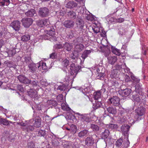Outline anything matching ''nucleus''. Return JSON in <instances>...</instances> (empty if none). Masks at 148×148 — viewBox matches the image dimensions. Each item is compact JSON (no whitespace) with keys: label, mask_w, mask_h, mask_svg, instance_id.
I'll use <instances>...</instances> for the list:
<instances>
[{"label":"nucleus","mask_w":148,"mask_h":148,"mask_svg":"<svg viewBox=\"0 0 148 148\" xmlns=\"http://www.w3.org/2000/svg\"><path fill=\"white\" fill-rule=\"evenodd\" d=\"M121 68L125 70H126L127 71H129L130 70V69L127 67L125 64L124 65L121 66L116 65V69L112 71L110 77L112 78L118 79L119 77V71L118 70H120Z\"/></svg>","instance_id":"f257e3e1"},{"label":"nucleus","mask_w":148,"mask_h":148,"mask_svg":"<svg viewBox=\"0 0 148 148\" xmlns=\"http://www.w3.org/2000/svg\"><path fill=\"white\" fill-rule=\"evenodd\" d=\"M34 121L33 119L30 120L28 121H26L25 123L23 122H21L18 123H17L21 126L24 127L23 129L24 130H26L28 132L34 130V128L33 126L34 123L33 122Z\"/></svg>","instance_id":"f03ea898"},{"label":"nucleus","mask_w":148,"mask_h":148,"mask_svg":"<svg viewBox=\"0 0 148 148\" xmlns=\"http://www.w3.org/2000/svg\"><path fill=\"white\" fill-rule=\"evenodd\" d=\"M80 68L79 66H75L74 64H71L70 66L71 77L68 78L67 77H66L65 78V80L66 82L69 81L71 79L70 78L73 79L76 76Z\"/></svg>","instance_id":"7ed1b4c3"},{"label":"nucleus","mask_w":148,"mask_h":148,"mask_svg":"<svg viewBox=\"0 0 148 148\" xmlns=\"http://www.w3.org/2000/svg\"><path fill=\"white\" fill-rule=\"evenodd\" d=\"M130 128V127L129 125H123L121 127V130L123 132V135L125 136V138H126V140L127 142L124 144V146L125 147H128L129 144L130 142L128 140V132L129 131V130Z\"/></svg>","instance_id":"20e7f679"},{"label":"nucleus","mask_w":148,"mask_h":148,"mask_svg":"<svg viewBox=\"0 0 148 148\" xmlns=\"http://www.w3.org/2000/svg\"><path fill=\"white\" fill-rule=\"evenodd\" d=\"M84 47V46L82 44H79L76 45L75 47L74 51L70 55L71 58L73 59H75L78 57V52L82 51Z\"/></svg>","instance_id":"39448f33"},{"label":"nucleus","mask_w":148,"mask_h":148,"mask_svg":"<svg viewBox=\"0 0 148 148\" xmlns=\"http://www.w3.org/2000/svg\"><path fill=\"white\" fill-rule=\"evenodd\" d=\"M109 132L108 130H106L105 131L102 133V136L103 138L105 139L106 143H112L113 139L110 138L109 137H108L109 136Z\"/></svg>","instance_id":"423d86ee"},{"label":"nucleus","mask_w":148,"mask_h":148,"mask_svg":"<svg viewBox=\"0 0 148 148\" xmlns=\"http://www.w3.org/2000/svg\"><path fill=\"white\" fill-rule=\"evenodd\" d=\"M21 22L24 27L28 28L32 25L33 20L31 18H24L22 19Z\"/></svg>","instance_id":"0eeeda50"},{"label":"nucleus","mask_w":148,"mask_h":148,"mask_svg":"<svg viewBox=\"0 0 148 148\" xmlns=\"http://www.w3.org/2000/svg\"><path fill=\"white\" fill-rule=\"evenodd\" d=\"M27 94L32 99H34V100L38 99L40 96L38 95L37 92L36 90L32 89H30L27 91Z\"/></svg>","instance_id":"6e6552de"},{"label":"nucleus","mask_w":148,"mask_h":148,"mask_svg":"<svg viewBox=\"0 0 148 148\" xmlns=\"http://www.w3.org/2000/svg\"><path fill=\"white\" fill-rule=\"evenodd\" d=\"M111 104L114 106H117L120 104V99L116 96H114L109 99Z\"/></svg>","instance_id":"1a4fd4ad"},{"label":"nucleus","mask_w":148,"mask_h":148,"mask_svg":"<svg viewBox=\"0 0 148 148\" xmlns=\"http://www.w3.org/2000/svg\"><path fill=\"white\" fill-rule=\"evenodd\" d=\"M38 13L39 15L41 17H46L49 14V10L46 8H41L39 10Z\"/></svg>","instance_id":"9d476101"},{"label":"nucleus","mask_w":148,"mask_h":148,"mask_svg":"<svg viewBox=\"0 0 148 148\" xmlns=\"http://www.w3.org/2000/svg\"><path fill=\"white\" fill-rule=\"evenodd\" d=\"M47 36L49 37L47 39L49 38L51 41H56V37L55 36V32L54 31L50 30L47 31Z\"/></svg>","instance_id":"9b49d317"},{"label":"nucleus","mask_w":148,"mask_h":148,"mask_svg":"<svg viewBox=\"0 0 148 148\" xmlns=\"http://www.w3.org/2000/svg\"><path fill=\"white\" fill-rule=\"evenodd\" d=\"M131 90L129 88H126L123 90H121L119 91V93L123 96L126 97L128 96L131 92Z\"/></svg>","instance_id":"f8f14e48"},{"label":"nucleus","mask_w":148,"mask_h":148,"mask_svg":"<svg viewBox=\"0 0 148 148\" xmlns=\"http://www.w3.org/2000/svg\"><path fill=\"white\" fill-rule=\"evenodd\" d=\"M20 22L18 21L13 22L11 24V26L15 31H18L20 27Z\"/></svg>","instance_id":"ddd939ff"},{"label":"nucleus","mask_w":148,"mask_h":148,"mask_svg":"<svg viewBox=\"0 0 148 148\" xmlns=\"http://www.w3.org/2000/svg\"><path fill=\"white\" fill-rule=\"evenodd\" d=\"M18 78L20 82L24 84H29L31 82L30 80L23 75H20L18 77Z\"/></svg>","instance_id":"4468645a"},{"label":"nucleus","mask_w":148,"mask_h":148,"mask_svg":"<svg viewBox=\"0 0 148 148\" xmlns=\"http://www.w3.org/2000/svg\"><path fill=\"white\" fill-rule=\"evenodd\" d=\"M127 140H126V138H125L124 140V141L123 142L122 140L121 139H119L117 140L115 143L116 145L119 147L121 146L123 148H126L127 147H125L124 146V144L126 143Z\"/></svg>","instance_id":"2eb2a0df"},{"label":"nucleus","mask_w":148,"mask_h":148,"mask_svg":"<svg viewBox=\"0 0 148 148\" xmlns=\"http://www.w3.org/2000/svg\"><path fill=\"white\" fill-rule=\"evenodd\" d=\"M37 66L41 71L46 70L47 69L46 63L44 62H40L39 63H37Z\"/></svg>","instance_id":"dca6fc26"},{"label":"nucleus","mask_w":148,"mask_h":148,"mask_svg":"<svg viewBox=\"0 0 148 148\" xmlns=\"http://www.w3.org/2000/svg\"><path fill=\"white\" fill-rule=\"evenodd\" d=\"M91 53V51L90 50H86L84 51L81 56V57L83 60H81V63L82 64L84 61L85 59L87 57L88 55Z\"/></svg>","instance_id":"f3484780"},{"label":"nucleus","mask_w":148,"mask_h":148,"mask_svg":"<svg viewBox=\"0 0 148 148\" xmlns=\"http://www.w3.org/2000/svg\"><path fill=\"white\" fill-rule=\"evenodd\" d=\"M102 68V67H100L97 70V79L101 80L103 79L104 77L105 76V74L104 73L100 72L99 69Z\"/></svg>","instance_id":"a211bd4d"},{"label":"nucleus","mask_w":148,"mask_h":148,"mask_svg":"<svg viewBox=\"0 0 148 148\" xmlns=\"http://www.w3.org/2000/svg\"><path fill=\"white\" fill-rule=\"evenodd\" d=\"M41 121L40 118L39 116L35 118V122L34 124V127H39L41 125Z\"/></svg>","instance_id":"6ab92c4d"},{"label":"nucleus","mask_w":148,"mask_h":148,"mask_svg":"<svg viewBox=\"0 0 148 148\" xmlns=\"http://www.w3.org/2000/svg\"><path fill=\"white\" fill-rule=\"evenodd\" d=\"M136 112L139 116L143 115L145 113V108L143 107H138L136 110Z\"/></svg>","instance_id":"aec40b11"},{"label":"nucleus","mask_w":148,"mask_h":148,"mask_svg":"<svg viewBox=\"0 0 148 148\" xmlns=\"http://www.w3.org/2000/svg\"><path fill=\"white\" fill-rule=\"evenodd\" d=\"M107 59L109 64H113L116 61L117 58L116 56H110L108 57Z\"/></svg>","instance_id":"412c9836"},{"label":"nucleus","mask_w":148,"mask_h":148,"mask_svg":"<svg viewBox=\"0 0 148 148\" xmlns=\"http://www.w3.org/2000/svg\"><path fill=\"white\" fill-rule=\"evenodd\" d=\"M75 89L77 90H82V92L85 95H86L87 94L89 93H90L91 92V90H90V88L89 87L86 88L82 90L81 87H75Z\"/></svg>","instance_id":"4be33fe9"},{"label":"nucleus","mask_w":148,"mask_h":148,"mask_svg":"<svg viewBox=\"0 0 148 148\" xmlns=\"http://www.w3.org/2000/svg\"><path fill=\"white\" fill-rule=\"evenodd\" d=\"M74 23L73 21L70 20L65 21L64 23V25L66 27L70 28L73 27Z\"/></svg>","instance_id":"5701e85b"},{"label":"nucleus","mask_w":148,"mask_h":148,"mask_svg":"<svg viewBox=\"0 0 148 148\" xmlns=\"http://www.w3.org/2000/svg\"><path fill=\"white\" fill-rule=\"evenodd\" d=\"M94 143L93 139L92 137L87 138L85 140V143L87 146H91Z\"/></svg>","instance_id":"b1692460"},{"label":"nucleus","mask_w":148,"mask_h":148,"mask_svg":"<svg viewBox=\"0 0 148 148\" xmlns=\"http://www.w3.org/2000/svg\"><path fill=\"white\" fill-rule=\"evenodd\" d=\"M139 95L137 94L133 96V99L134 101L138 102L140 101L141 99H142L141 97H142L143 95L142 94H139Z\"/></svg>","instance_id":"393cba45"},{"label":"nucleus","mask_w":148,"mask_h":148,"mask_svg":"<svg viewBox=\"0 0 148 148\" xmlns=\"http://www.w3.org/2000/svg\"><path fill=\"white\" fill-rule=\"evenodd\" d=\"M64 48L67 51H70L73 48L72 44L66 42L64 45Z\"/></svg>","instance_id":"a878e982"},{"label":"nucleus","mask_w":148,"mask_h":148,"mask_svg":"<svg viewBox=\"0 0 148 148\" xmlns=\"http://www.w3.org/2000/svg\"><path fill=\"white\" fill-rule=\"evenodd\" d=\"M77 5L76 3L73 1H69L66 5V7L69 8H73Z\"/></svg>","instance_id":"bb28decb"},{"label":"nucleus","mask_w":148,"mask_h":148,"mask_svg":"<svg viewBox=\"0 0 148 148\" xmlns=\"http://www.w3.org/2000/svg\"><path fill=\"white\" fill-rule=\"evenodd\" d=\"M66 129L70 130L71 132L73 134H75L77 131V128L76 126L72 124L70 126V128H67Z\"/></svg>","instance_id":"cd10ccee"},{"label":"nucleus","mask_w":148,"mask_h":148,"mask_svg":"<svg viewBox=\"0 0 148 148\" xmlns=\"http://www.w3.org/2000/svg\"><path fill=\"white\" fill-rule=\"evenodd\" d=\"M28 66L29 69L32 71V72H34L35 71L37 68L38 67L37 66V64H35L34 63L30 64Z\"/></svg>","instance_id":"c85d7f7f"},{"label":"nucleus","mask_w":148,"mask_h":148,"mask_svg":"<svg viewBox=\"0 0 148 148\" xmlns=\"http://www.w3.org/2000/svg\"><path fill=\"white\" fill-rule=\"evenodd\" d=\"M26 15L28 16H34L36 14V11L34 9H31L30 10L28 11L25 13Z\"/></svg>","instance_id":"c756f323"},{"label":"nucleus","mask_w":148,"mask_h":148,"mask_svg":"<svg viewBox=\"0 0 148 148\" xmlns=\"http://www.w3.org/2000/svg\"><path fill=\"white\" fill-rule=\"evenodd\" d=\"M102 106V103L101 101L96 100L95 103L93 104V108L94 109H96L100 108Z\"/></svg>","instance_id":"7c9ffc66"},{"label":"nucleus","mask_w":148,"mask_h":148,"mask_svg":"<svg viewBox=\"0 0 148 148\" xmlns=\"http://www.w3.org/2000/svg\"><path fill=\"white\" fill-rule=\"evenodd\" d=\"M47 103L48 105V106L52 107V106L57 105L56 102L54 100H49L47 101Z\"/></svg>","instance_id":"2f4dec72"},{"label":"nucleus","mask_w":148,"mask_h":148,"mask_svg":"<svg viewBox=\"0 0 148 148\" xmlns=\"http://www.w3.org/2000/svg\"><path fill=\"white\" fill-rule=\"evenodd\" d=\"M111 50H112V52L114 54L118 56H120V55L121 53L119 50L115 48V47H113L112 46H111Z\"/></svg>","instance_id":"473e14b6"},{"label":"nucleus","mask_w":148,"mask_h":148,"mask_svg":"<svg viewBox=\"0 0 148 148\" xmlns=\"http://www.w3.org/2000/svg\"><path fill=\"white\" fill-rule=\"evenodd\" d=\"M106 127L109 129H117L118 127L116 124L111 123H110L108 125H107Z\"/></svg>","instance_id":"72a5a7b5"},{"label":"nucleus","mask_w":148,"mask_h":148,"mask_svg":"<svg viewBox=\"0 0 148 148\" xmlns=\"http://www.w3.org/2000/svg\"><path fill=\"white\" fill-rule=\"evenodd\" d=\"M10 3V0H0V5L4 6H8Z\"/></svg>","instance_id":"f704fd0d"},{"label":"nucleus","mask_w":148,"mask_h":148,"mask_svg":"<svg viewBox=\"0 0 148 148\" xmlns=\"http://www.w3.org/2000/svg\"><path fill=\"white\" fill-rule=\"evenodd\" d=\"M94 98L96 100H97L101 97V92L100 91H98L94 92Z\"/></svg>","instance_id":"c9c22d12"},{"label":"nucleus","mask_w":148,"mask_h":148,"mask_svg":"<svg viewBox=\"0 0 148 148\" xmlns=\"http://www.w3.org/2000/svg\"><path fill=\"white\" fill-rule=\"evenodd\" d=\"M108 112L110 113L115 114L116 113V110L115 108L112 107H109L107 108Z\"/></svg>","instance_id":"e433bc0d"},{"label":"nucleus","mask_w":148,"mask_h":148,"mask_svg":"<svg viewBox=\"0 0 148 148\" xmlns=\"http://www.w3.org/2000/svg\"><path fill=\"white\" fill-rule=\"evenodd\" d=\"M30 39V36L28 34L23 35L21 37V40L24 42H26Z\"/></svg>","instance_id":"4c0bfd02"},{"label":"nucleus","mask_w":148,"mask_h":148,"mask_svg":"<svg viewBox=\"0 0 148 148\" xmlns=\"http://www.w3.org/2000/svg\"><path fill=\"white\" fill-rule=\"evenodd\" d=\"M76 24L77 25V27H79L80 28L82 29L84 26V23L83 21L82 20H78Z\"/></svg>","instance_id":"58836bf2"},{"label":"nucleus","mask_w":148,"mask_h":148,"mask_svg":"<svg viewBox=\"0 0 148 148\" xmlns=\"http://www.w3.org/2000/svg\"><path fill=\"white\" fill-rule=\"evenodd\" d=\"M76 114H78L79 115H80L81 116H82V119H83V120H84L86 122H89L90 121V119L89 117L88 116H87L86 115L83 116V115L78 113H76Z\"/></svg>","instance_id":"ea45409f"},{"label":"nucleus","mask_w":148,"mask_h":148,"mask_svg":"<svg viewBox=\"0 0 148 148\" xmlns=\"http://www.w3.org/2000/svg\"><path fill=\"white\" fill-rule=\"evenodd\" d=\"M87 133L88 131L87 130H84L78 133V136L79 137H82L85 136Z\"/></svg>","instance_id":"a19ab883"},{"label":"nucleus","mask_w":148,"mask_h":148,"mask_svg":"<svg viewBox=\"0 0 148 148\" xmlns=\"http://www.w3.org/2000/svg\"><path fill=\"white\" fill-rule=\"evenodd\" d=\"M7 33V29L6 28H2L0 27V36L3 34H5Z\"/></svg>","instance_id":"79ce46f5"},{"label":"nucleus","mask_w":148,"mask_h":148,"mask_svg":"<svg viewBox=\"0 0 148 148\" xmlns=\"http://www.w3.org/2000/svg\"><path fill=\"white\" fill-rule=\"evenodd\" d=\"M61 106L62 109L64 110L68 111L70 109L69 107L64 103H62Z\"/></svg>","instance_id":"37998d69"},{"label":"nucleus","mask_w":148,"mask_h":148,"mask_svg":"<svg viewBox=\"0 0 148 148\" xmlns=\"http://www.w3.org/2000/svg\"><path fill=\"white\" fill-rule=\"evenodd\" d=\"M9 124L8 121L3 119H0V124H3L4 125H8Z\"/></svg>","instance_id":"c03bdc74"},{"label":"nucleus","mask_w":148,"mask_h":148,"mask_svg":"<svg viewBox=\"0 0 148 148\" xmlns=\"http://www.w3.org/2000/svg\"><path fill=\"white\" fill-rule=\"evenodd\" d=\"M126 32V30L124 27H121L119 29V34L122 35L124 34Z\"/></svg>","instance_id":"a18cd8bd"},{"label":"nucleus","mask_w":148,"mask_h":148,"mask_svg":"<svg viewBox=\"0 0 148 148\" xmlns=\"http://www.w3.org/2000/svg\"><path fill=\"white\" fill-rule=\"evenodd\" d=\"M16 51L15 49L9 51L7 52L8 56H9L14 55L16 53Z\"/></svg>","instance_id":"49530a36"},{"label":"nucleus","mask_w":148,"mask_h":148,"mask_svg":"<svg viewBox=\"0 0 148 148\" xmlns=\"http://www.w3.org/2000/svg\"><path fill=\"white\" fill-rule=\"evenodd\" d=\"M42 22V25H43V26H45L47 27L50 24V22L48 19H43V21Z\"/></svg>","instance_id":"de8ad7c7"},{"label":"nucleus","mask_w":148,"mask_h":148,"mask_svg":"<svg viewBox=\"0 0 148 148\" xmlns=\"http://www.w3.org/2000/svg\"><path fill=\"white\" fill-rule=\"evenodd\" d=\"M68 15L71 18H75L76 17L75 13L73 11H70L68 13Z\"/></svg>","instance_id":"09e8293b"},{"label":"nucleus","mask_w":148,"mask_h":148,"mask_svg":"<svg viewBox=\"0 0 148 148\" xmlns=\"http://www.w3.org/2000/svg\"><path fill=\"white\" fill-rule=\"evenodd\" d=\"M40 84L43 86H46L48 84V83L47 82L46 80L45 79L41 80L40 82Z\"/></svg>","instance_id":"8fccbe9b"},{"label":"nucleus","mask_w":148,"mask_h":148,"mask_svg":"<svg viewBox=\"0 0 148 148\" xmlns=\"http://www.w3.org/2000/svg\"><path fill=\"white\" fill-rule=\"evenodd\" d=\"M69 61L66 59H64L62 62V64L64 67H66L69 64Z\"/></svg>","instance_id":"3c124183"},{"label":"nucleus","mask_w":148,"mask_h":148,"mask_svg":"<svg viewBox=\"0 0 148 148\" xmlns=\"http://www.w3.org/2000/svg\"><path fill=\"white\" fill-rule=\"evenodd\" d=\"M67 87L64 84L59 86L58 88V89L61 91H64L66 88Z\"/></svg>","instance_id":"603ef678"},{"label":"nucleus","mask_w":148,"mask_h":148,"mask_svg":"<svg viewBox=\"0 0 148 148\" xmlns=\"http://www.w3.org/2000/svg\"><path fill=\"white\" fill-rule=\"evenodd\" d=\"M91 127V128L94 131H97L99 129V128L98 126L95 124H92Z\"/></svg>","instance_id":"864d4df0"},{"label":"nucleus","mask_w":148,"mask_h":148,"mask_svg":"<svg viewBox=\"0 0 148 148\" xmlns=\"http://www.w3.org/2000/svg\"><path fill=\"white\" fill-rule=\"evenodd\" d=\"M96 26V27L95 26L94 28L93 27L92 29L94 32L97 34L100 32V29L98 27H97V25Z\"/></svg>","instance_id":"5fc2aeb1"},{"label":"nucleus","mask_w":148,"mask_h":148,"mask_svg":"<svg viewBox=\"0 0 148 148\" xmlns=\"http://www.w3.org/2000/svg\"><path fill=\"white\" fill-rule=\"evenodd\" d=\"M124 21V19L123 18H119L114 19L113 21L115 22L121 23L123 22Z\"/></svg>","instance_id":"6e6d98bb"},{"label":"nucleus","mask_w":148,"mask_h":148,"mask_svg":"<svg viewBox=\"0 0 148 148\" xmlns=\"http://www.w3.org/2000/svg\"><path fill=\"white\" fill-rule=\"evenodd\" d=\"M64 47V45H62L61 44H56L54 45V47L58 49H61L63 48Z\"/></svg>","instance_id":"4d7b16f0"},{"label":"nucleus","mask_w":148,"mask_h":148,"mask_svg":"<svg viewBox=\"0 0 148 148\" xmlns=\"http://www.w3.org/2000/svg\"><path fill=\"white\" fill-rule=\"evenodd\" d=\"M131 79L133 80L135 82H136L137 83H138L140 81V80L136 78L132 74L131 75Z\"/></svg>","instance_id":"13d9d810"},{"label":"nucleus","mask_w":148,"mask_h":148,"mask_svg":"<svg viewBox=\"0 0 148 148\" xmlns=\"http://www.w3.org/2000/svg\"><path fill=\"white\" fill-rule=\"evenodd\" d=\"M105 49H108V50L105 52L104 55L106 56H107L110 53V49H108V46H107V47H106Z\"/></svg>","instance_id":"bf43d9fd"},{"label":"nucleus","mask_w":148,"mask_h":148,"mask_svg":"<svg viewBox=\"0 0 148 148\" xmlns=\"http://www.w3.org/2000/svg\"><path fill=\"white\" fill-rule=\"evenodd\" d=\"M50 58L52 59H55L57 58V55L56 53L53 52L50 54Z\"/></svg>","instance_id":"052dcab7"},{"label":"nucleus","mask_w":148,"mask_h":148,"mask_svg":"<svg viewBox=\"0 0 148 148\" xmlns=\"http://www.w3.org/2000/svg\"><path fill=\"white\" fill-rule=\"evenodd\" d=\"M57 98L58 101L61 102L63 100V95L62 94H59L57 97Z\"/></svg>","instance_id":"680f3d73"},{"label":"nucleus","mask_w":148,"mask_h":148,"mask_svg":"<svg viewBox=\"0 0 148 148\" xmlns=\"http://www.w3.org/2000/svg\"><path fill=\"white\" fill-rule=\"evenodd\" d=\"M31 82L30 83H32V84L34 86H40L39 85V83L37 82V81H34L32 82H31Z\"/></svg>","instance_id":"e2e57ef3"},{"label":"nucleus","mask_w":148,"mask_h":148,"mask_svg":"<svg viewBox=\"0 0 148 148\" xmlns=\"http://www.w3.org/2000/svg\"><path fill=\"white\" fill-rule=\"evenodd\" d=\"M138 116L136 115L132 119V122H130V124H133L134 123V122L138 120Z\"/></svg>","instance_id":"0e129e2a"},{"label":"nucleus","mask_w":148,"mask_h":148,"mask_svg":"<svg viewBox=\"0 0 148 148\" xmlns=\"http://www.w3.org/2000/svg\"><path fill=\"white\" fill-rule=\"evenodd\" d=\"M39 135L41 136H44L45 134V132L44 130H40L38 132Z\"/></svg>","instance_id":"69168bd1"},{"label":"nucleus","mask_w":148,"mask_h":148,"mask_svg":"<svg viewBox=\"0 0 148 148\" xmlns=\"http://www.w3.org/2000/svg\"><path fill=\"white\" fill-rule=\"evenodd\" d=\"M34 145L33 143H29L28 144L27 148H33L34 147Z\"/></svg>","instance_id":"338daca9"},{"label":"nucleus","mask_w":148,"mask_h":148,"mask_svg":"<svg viewBox=\"0 0 148 148\" xmlns=\"http://www.w3.org/2000/svg\"><path fill=\"white\" fill-rule=\"evenodd\" d=\"M41 21H43V20H39L37 22V24L40 27H42L43 25H42V22Z\"/></svg>","instance_id":"774afa93"}]
</instances>
